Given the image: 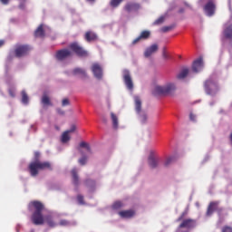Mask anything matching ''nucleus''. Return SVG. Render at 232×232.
<instances>
[{"label": "nucleus", "mask_w": 232, "mask_h": 232, "mask_svg": "<svg viewBox=\"0 0 232 232\" xmlns=\"http://www.w3.org/2000/svg\"><path fill=\"white\" fill-rule=\"evenodd\" d=\"M44 209V205L40 201H31L29 203V210L34 211L31 216V222H33L34 226H43V224H44V217L43 216Z\"/></svg>", "instance_id": "nucleus-1"}, {"label": "nucleus", "mask_w": 232, "mask_h": 232, "mask_svg": "<svg viewBox=\"0 0 232 232\" xmlns=\"http://www.w3.org/2000/svg\"><path fill=\"white\" fill-rule=\"evenodd\" d=\"M39 169L52 170V164H50L48 161L41 162L39 160H35L30 163L29 171L32 177H37V175H39Z\"/></svg>", "instance_id": "nucleus-2"}, {"label": "nucleus", "mask_w": 232, "mask_h": 232, "mask_svg": "<svg viewBox=\"0 0 232 232\" xmlns=\"http://www.w3.org/2000/svg\"><path fill=\"white\" fill-rule=\"evenodd\" d=\"M177 90V86L173 82H169L163 86H156L154 89L155 95H171Z\"/></svg>", "instance_id": "nucleus-3"}, {"label": "nucleus", "mask_w": 232, "mask_h": 232, "mask_svg": "<svg viewBox=\"0 0 232 232\" xmlns=\"http://www.w3.org/2000/svg\"><path fill=\"white\" fill-rule=\"evenodd\" d=\"M204 88L207 95H217L218 93V84L213 78H209L205 81Z\"/></svg>", "instance_id": "nucleus-4"}, {"label": "nucleus", "mask_w": 232, "mask_h": 232, "mask_svg": "<svg viewBox=\"0 0 232 232\" xmlns=\"http://www.w3.org/2000/svg\"><path fill=\"white\" fill-rule=\"evenodd\" d=\"M135 110L137 113L140 115V121L142 124H146L148 122V114L145 112H141L142 111V102L140 101V98L135 97Z\"/></svg>", "instance_id": "nucleus-5"}, {"label": "nucleus", "mask_w": 232, "mask_h": 232, "mask_svg": "<svg viewBox=\"0 0 232 232\" xmlns=\"http://www.w3.org/2000/svg\"><path fill=\"white\" fill-rule=\"evenodd\" d=\"M70 50L76 53L78 57H88V51L84 50L79 43L73 42L69 45Z\"/></svg>", "instance_id": "nucleus-6"}, {"label": "nucleus", "mask_w": 232, "mask_h": 232, "mask_svg": "<svg viewBox=\"0 0 232 232\" xmlns=\"http://www.w3.org/2000/svg\"><path fill=\"white\" fill-rule=\"evenodd\" d=\"M30 50L32 48L28 45H18L14 50L15 57H24V55H28Z\"/></svg>", "instance_id": "nucleus-7"}, {"label": "nucleus", "mask_w": 232, "mask_h": 232, "mask_svg": "<svg viewBox=\"0 0 232 232\" xmlns=\"http://www.w3.org/2000/svg\"><path fill=\"white\" fill-rule=\"evenodd\" d=\"M215 211H218V213H222L223 208L218 207V201H212L209 203L208 209H207V217H211Z\"/></svg>", "instance_id": "nucleus-8"}, {"label": "nucleus", "mask_w": 232, "mask_h": 232, "mask_svg": "<svg viewBox=\"0 0 232 232\" xmlns=\"http://www.w3.org/2000/svg\"><path fill=\"white\" fill-rule=\"evenodd\" d=\"M149 166L152 169H155L159 166V157L157 156V152L155 150H151L148 159Z\"/></svg>", "instance_id": "nucleus-9"}, {"label": "nucleus", "mask_w": 232, "mask_h": 232, "mask_svg": "<svg viewBox=\"0 0 232 232\" xmlns=\"http://www.w3.org/2000/svg\"><path fill=\"white\" fill-rule=\"evenodd\" d=\"M68 57H72V51L70 49H61L56 52L55 58L57 61H64L68 59Z\"/></svg>", "instance_id": "nucleus-10"}, {"label": "nucleus", "mask_w": 232, "mask_h": 232, "mask_svg": "<svg viewBox=\"0 0 232 232\" xmlns=\"http://www.w3.org/2000/svg\"><path fill=\"white\" fill-rule=\"evenodd\" d=\"M197 221L192 218H187L184 219L181 224L179 226V229L186 228V229H193V227H196Z\"/></svg>", "instance_id": "nucleus-11"}, {"label": "nucleus", "mask_w": 232, "mask_h": 232, "mask_svg": "<svg viewBox=\"0 0 232 232\" xmlns=\"http://www.w3.org/2000/svg\"><path fill=\"white\" fill-rule=\"evenodd\" d=\"M140 10V4L129 2L124 5V11L130 14V12H139Z\"/></svg>", "instance_id": "nucleus-12"}, {"label": "nucleus", "mask_w": 232, "mask_h": 232, "mask_svg": "<svg viewBox=\"0 0 232 232\" xmlns=\"http://www.w3.org/2000/svg\"><path fill=\"white\" fill-rule=\"evenodd\" d=\"M123 81L128 90H133V80H131V75L130 74V71H123Z\"/></svg>", "instance_id": "nucleus-13"}, {"label": "nucleus", "mask_w": 232, "mask_h": 232, "mask_svg": "<svg viewBox=\"0 0 232 232\" xmlns=\"http://www.w3.org/2000/svg\"><path fill=\"white\" fill-rule=\"evenodd\" d=\"M75 130H77V126H75V124H72L68 130H65L62 134L61 140L63 144H66V142L70 140V133H73Z\"/></svg>", "instance_id": "nucleus-14"}, {"label": "nucleus", "mask_w": 232, "mask_h": 232, "mask_svg": "<svg viewBox=\"0 0 232 232\" xmlns=\"http://www.w3.org/2000/svg\"><path fill=\"white\" fill-rule=\"evenodd\" d=\"M204 68V60L202 57L198 58L192 63V70L195 73H198Z\"/></svg>", "instance_id": "nucleus-15"}, {"label": "nucleus", "mask_w": 232, "mask_h": 232, "mask_svg": "<svg viewBox=\"0 0 232 232\" xmlns=\"http://www.w3.org/2000/svg\"><path fill=\"white\" fill-rule=\"evenodd\" d=\"M215 8L216 5L215 3H213V1L208 2L204 6L205 14H207L208 17H211V15L215 14Z\"/></svg>", "instance_id": "nucleus-16"}, {"label": "nucleus", "mask_w": 232, "mask_h": 232, "mask_svg": "<svg viewBox=\"0 0 232 232\" xmlns=\"http://www.w3.org/2000/svg\"><path fill=\"white\" fill-rule=\"evenodd\" d=\"M92 72L96 79H102V67L99 63H93L92 65Z\"/></svg>", "instance_id": "nucleus-17"}, {"label": "nucleus", "mask_w": 232, "mask_h": 232, "mask_svg": "<svg viewBox=\"0 0 232 232\" xmlns=\"http://www.w3.org/2000/svg\"><path fill=\"white\" fill-rule=\"evenodd\" d=\"M223 36L228 41H232V24H225L223 29Z\"/></svg>", "instance_id": "nucleus-18"}, {"label": "nucleus", "mask_w": 232, "mask_h": 232, "mask_svg": "<svg viewBox=\"0 0 232 232\" xmlns=\"http://www.w3.org/2000/svg\"><path fill=\"white\" fill-rule=\"evenodd\" d=\"M151 33L150 31H142L136 39L133 40L132 44H137L140 41L150 39Z\"/></svg>", "instance_id": "nucleus-19"}, {"label": "nucleus", "mask_w": 232, "mask_h": 232, "mask_svg": "<svg viewBox=\"0 0 232 232\" xmlns=\"http://www.w3.org/2000/svg\"><path fill=\"white\" fill-rule=\"evenodd\" d=\"M159 51V45L157 44H153L150 47L145 50L144 55L145 57H151L153 53Z\"/></svg>", "instance_id": "nucleus-20"}, {"label": "nucleus", "mask_w": 232, "mask_h": 232, "mask_svg": "<svg viewBox=\"0 0 232 232\" xmlns=\"http://www.w3.org/2000/svg\"><path fill=\"white\" fill-rule=\"evenodd\" d=\"M84 39L87 43H92L93 41H97V34H95L92 31H87L85 33Z\"/></svg>", "instance_id": "nucleus-21"}, {"label": "nucleus", "mask_w": 232, "mask_h": 232, "mask_svg": "<svg viewBox=\"0 0 232 232\" xmlns=\"http://www.w3.org/2000/svg\"><path fill=\"white\" fill-rule=\"evenodd\" d=\"M119 215L121 218H131L135 215V212L133 210H123L120 211Z\"/></svg>", "instance_id": "nucleus-22"}, {"label": "nucleus", "mask_w": 232, "mask_h": 232, "mask_svg": "<svg viewBox=\"0 0 232 232\" xmlns=\"http://www.w3.org/2000/svg\"><path fill=\"white\" fill-rule=\"evenodd\" d=\"M111 119L113 129L118 130V128H119V117H117L115 113L111 112Z\"/></svg>", "instance_id": "nucleus-23"}, {"label": "nucleus", "mask_w": 232, "mask_h": 232, "mask_svg": "<svg viewBox=\"0 0 232 232\" xmlns=\"http://www.w3.org/2000/svg\"><path fill=\"white\" fill-rule=\"evenodd\" d=\"M34 37H44V29L43 24H40L34 32Z\"/></svg>", "instance_id": "nucleus-24"}, {"label": "nucleus", "mask_w": 232, "mask_h": 232, "mask_svg": "<svg viewBox=\"0 0 232 232\" xmlns=\"http://www.w3.org/2000/svg\"><path fill=\"white\" fill-rule=\"evenodd\" d=\"M189 73V69L183 68L180 72L177 75V79H186Z\"/></svg>", "instance_id": "nucleus-25"}, {"label": "nucleus", "mask_w": 232, "mask_h": 232, "mask_svg": "<svg viewBox=\"0 0 232 232\" xmlns=\"http://www.w3.org/2000/svg\"><path fill=\"white\" fill-rule=\"evenodd\" d=\"M72 184L74 186H79V175H77V169H72Z\"/></svg>", "instance_id": "nucleus-26"}, {"label": "nucleus", "mask_w": 232, "mask_h": 232, "mask_svg": "<svg viewBox=\"0 0 232 232\" xmlns=\"http://www.w3.org/2000/svg\"><path fill=\"white\" fill-rule=\"evenodd\" d=\"M45 222L49 226V227H55V226H57V223H55L53 218H52L51 216H47L45 218Z\"/></svg>", "instance_id": "nucleus-27"}, {"label": "nucleus", "mask_w": 232, "mask_h": 232, "mask_svg": "<svg viewBox=\"0 0 232 232\" xmlns=\"http://www.w3.org/2000/svg\"><path fill=\"white\" fill-rule=\"evenodd\" d=\"M73 75H81L82 77H86V71L82 68H75L72 71Z\"/></svg>", "instance_id": "nucleus-28"}, {"label": "nucleus", "mask_w": 232, "mask_h": 232, "mask_svg": "<svg viewBox=\"0 0 232 232\" xmlns=\"http://www.w3.org/2000/svg\"><path fill=\"white\" fill-rule=\"evenodd\" d=\"M42 103L44 106H52V102H50V97H48L46 94H44L42 97Z\"/></svg>", "instance_id": "nucleus-29"}, {"label": "nucleus", "mask_w": 232, "mask_h": 232, "mask_svg": "<svg viewBox=\"0 0 232 232\" xmlns=\"http://www.w3.org/2000/svg\"><path fill=\"white\" fill-rule=\"evenodd\" d=\"M28 101H29L28 94L26 93L25 91H22V102H23V104H28Z\"/></svg>", "instance_id": "nucleus-30"}, {"label": "nucleus", "mask_w": 232, "mask_h": 232, "mask_svg": "<svg viewBox=\"0 0 232 232\" xmlns=\"http://www.w3.org/2000/svg\"><path fill=\"white\" fill-rule=\"evenodd\" d=\"M173 28H175V24H171V25H168V26H163L161 28V32H163V34H166L168 32H171V30H173Z\"/></svg>", "instance_id": "nucleus-31"}, {"label": "nucleus", "mask_w": 232, "mask_h": 232, "mask_svg": "<svg viewBox=\"0 0 232 232\" xmlns=\"http://www.w3.org/2000/svg\"><path fill=\"white\" fill-rule=\"evenodd\" d=\"M122 1H124V0H111L110 5L112 8H117V6H119V5H121V3H122Z\"/></svg>", "instance_id": "nucleus-32"}, {"label": "nucleus", "mask_w": 232, "mask_h": 232, "mask_svg": "<svg viewBox=\"0 0 232 232\" xmlns=\"http://www.w3.org/2000/svg\"><path fill=\"white\" fill-rule=\"evenodd\" d=\"M113 209H121V208H122V202L121 201H116L113 205H112Z\"/></svg>", "instance_id": "nucleus-33"}, {"label": "nucleus", "mask_w": 232, "mask_h": 232, "mask_svg": "<svg viewBox=\"0 0 232 232\" xmlns=\"http://www.w3.org/2000/svg\"><path fill=\"white\" fill-rule=\"evenodd\" d=\"M165 17L164 16H160V18H158L155 22L154 24H162V23H164L165 21Z\"/></svg>", "instance_id": "nucleus-34"}, {"label": "nucleus", "mask_w": 232, "mask_h": 232, "mask_svg": "<svg viewBox=\"0 0 232 232\" xmlns=\"http://www.w3.org/2000/svg\"><path fill=\"white\" fill-rule=\"evenodd\" d=\"M59 226H63V227L70 226V221L66 219H62L59 222Z\"/></svg>", "instance_id": "nucleus-35"}, {"label": "nucleus", "mask_w": 232, "mask_h": 232, "mask_svg": "<svg viewBox=\"0 0 232 232\" xmlns=\"http://www.w3.org/2000/svg\"><path fill=\"white\" fill-rule=\"evenodd\" d=\"M8 93H9L10 97H15V89L14 87L9 88Z\"/></svg>", "instance_id": "nucleus-36"}, {"label": "nucleus", "mask_w": 232, "mask_h": 232, "mask_svg": "<svg viewBox=\"0 0 232 232\" xmlns=\"http://www.w3.org/2000/svg\"><path fill=\"white\" fill-rule=\"evenodd\" d=\"M162 57L163 59H169V54L166 52V47L163 48L162 50Z\"/></svg>", "instance_id": "nucleus-37"}, {"label": "nucleus", "mask_w": 232, "mask_h": 232, "mask_svg": "<svg viewBox=\"0 0 232 232\" xmlns=\"http://www.w3.org/2000/svg\"><path fill=\"white\" fill-rule=\"evenodd\" d=\"M62 106H70V100H68V98H64L62 101Z\"/></svg>", "instance_id": "nucleus-38"}, {"label": "nucleus", "mask_w": 232, "mask_h": 232, "mask_svg": "<svg viewBox=\"0 0 232 232\" xmlns=\"http://www.w3.org/2000/svg\"><path fill=\"white\" fill-rule=\"evenodd\" d=\"M77 200H78L79 204H84V197L82 195H78Z\"/></svg>", "instance_id": "nucleus-39"}, {"label": "nucleus", "mask_w": 232, "mask_h": 232, "mask_svg": "<svg viewBox=\"0 0 232 232\" xmlns=\"http://www.w3.org/2000/svg\"><path fill=\"white\" fill-rule=\"evenodd\" d=\"M79 151H90V147L88 146H82V147H79Z\"/></svg>", "instance_id": "nucleus-40"}, {"label": "nucleus", "mask_w": 232, "mask_h": 232, "mask_svg": "<svg viewBox=\"0 0 232 232\" xmlns=\"http://www.w3.org/2000/svg\"><path fill=\"white\" fill-rule=\"evenodd\" d=\"M171 162H173V158H169V159H167V160L165 161L164 166H165L166 168H168V166H169V164H171Z\"/></svg>", "instance_id": "nucleus-41"}, {"label": "nucleus", "mask_w": 232, "mask_h": 232, "mask_svg": "<svg viewBox=\"0 0 232 232\" xmlns=\"http://www.w3.org/2000/svg\"><path fill=\"white\" fill-rule=\"evenodd\" d=\"M222 232H232V227L229 226H225L222 228Z\"/></svg>", "instance_id": "nucleus-42"}, {"label": "nucleus", "mask_w": 232, "mask_h": 232, "mask_svg": "<svg viewBox=\"0 0 232 232\" xmlns=\"http://www.w3.org/2000/svg\"><path fill=\"white\" fill-rule=\"evenodd\" d=\"M86 157H82V159L79 160V164H81V166H84V164H86Z\"/></svg>", "instance_id": "nucleus-43"}, {"label": "nucleus", "mask_w": 232, "mask_h": 232, "mask_svg": "<svg viewBox=\"0 0 232 232\" xmlns=\"http://www.w3.org/2000/svg\"><path fill=\"white\" fill-rule=\"evenodd\" d=\"M90 184H92V186H95V181H93L92 179L85 180V185L86 186H90Z\"/></svg>", "instance_id": "nucleus-44"}, {"label": "nucleus", "mask_w": 232, "mask_h": 232, "mask_svg": "<svg viewBox=\"0 0 232 232\" xmlns=\"http://www.w3.org/2000/svg\"><path fill=\"white\" fill-rule=\"evenodd\" d=\"M186 215H188V210H185L181 216L178 218V221L180 222V220H182V218H184V217H186Z\"/></svg>", "instance_id": "nucleus-45"}, {"label": "nucleus", "mask_w": 232, "mask_h": 232, "mask_svg": "<svg viewBox=\"0 0 232 232\" xmlns=\"http://www.w3.org/2000/svg\"><path fill=\"white\" fill-rule=\"evenodd\" d=\"M189 119H190V121H192L193 122H195V119H197V116H195V114H193V113H190V114H189Z\"/></svg>", "instance_id": "nucleus-46"}, {"label": "nucleus", "mask_w": 232, "mask_h": 232, "mask_svg": "<svg viewBox=\"0 0 232 232\" xmlns=\"http://www.w3.org/2000/svg\"><path fill=\"white\" fill-rule=\"evenodd\" d=\"M79 146H90V143L86 142V141H81L79 143Z\"/></svg>", "instance_id": "nucleus-47"}, {"label": "nucleus", "mask_w": 232, "mask_h": 232, "mask_svg": "<svg viewBox=\"0 0 232 232\" xmlns=\"http://www.w3.org/2000/svg\"><path fill=\"white\" fill-rule=\"evenodd\" d=\"M2 5H8L10 3V0H0Z\"/></svg>", "instance_id": "nucleus-48"}, {"label": "nucleus", "mask_w": 232, "mask_h": 232, "mask_svg": "<svg viewBox=\"0 0 232 232\" xmlns=\"http://www.w3.org/2000/svg\"><path fill=\"white\" fill-rule=\"evenodd\" d=\"M57 112H58L60 115H64V111H62L61 109H58V110H57Z\"/></svg>", "instance_id": "nucleus-49"}, {"label": "nucleus", "mask_w": 232, "mask_h": 232, "mask_svg": "<svg viewBox=\"0 0 232 232\" xmlns=\"http://www.w3.org/2000/svg\"><path fill=\"white\" fill-rule=\"evenodd\" d=\"M5 44V41L4 40H0V48L1 46H3Z\"/></svg>", "instance_id": "nucleus-50"}, {"label": "nucleus", "mask_w": 232, "mask_h": 232, "mask_svg": "<svg viewBox=\"0 0 232 232\" xmlns=\"http://www.w3.org/2000/svg\"><path fill=\"white\" fill-rule=\"evenodd\" d=\"M35 159H39V152H35Z\"/></svg>", "instance_id": "nucleus-51"}, {"label": "nucleus", "mask_w": 232, "mask_h": 232, "mask_svg": "<svg viewBox=\"0 0 232 232\" xmlns=\"http://www.w3.org/2000/svg\"><path fill=\"white\" fill-rule=\"evenodd\" d=\"M184 12V9H180L179 13L182 14Z\"/></svg>", "instance_id": "nucleus-52"}, {"label": "nucleus", "mask_w": 232, "mask_h": 232, "mask_svg": "<svg viewBox=\"0 0 232 232\" xmlns=\"http://www.w3.org/2000/svg\"><path fill=\"white\" fill-rule=\"evenodd\" d=\"M87 1H90L91 3H93L95 0H87Z\"/></svg>", "instance_id": "nucleus-53"}, {"label": "nucleus", "mask_w": 232, "mask_h": 232, "mask_svg": "<svg viewBox=\"0 0 232 232\" xmlns=\"http://www.w3.org/2000/svg\"><path fill=\"white\" fill-rule=\"evenodd\" d=\"M230 46H232V41L230 42Z\"/></svg>", "instance_id": "nucleus-54"}]
</instances>
